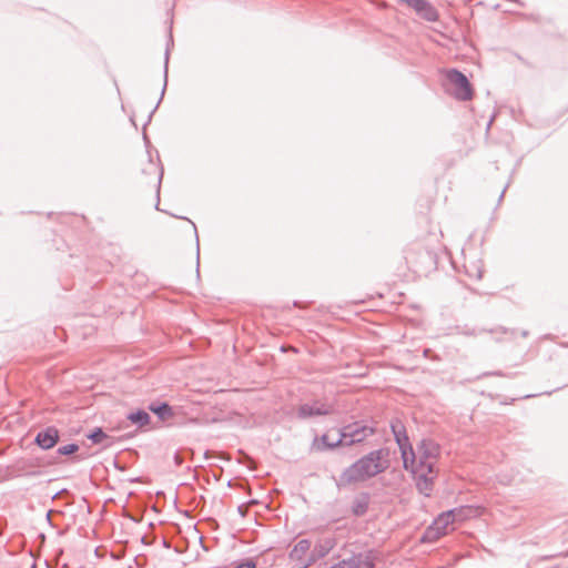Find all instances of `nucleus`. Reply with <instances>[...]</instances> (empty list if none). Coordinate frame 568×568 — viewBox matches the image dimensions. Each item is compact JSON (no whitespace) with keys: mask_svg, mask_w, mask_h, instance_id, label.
<instances>
[{"mask_svg":"<svg viewBox=\"0 0 568 568\" xmlns=\"http://www.w3.org/2000/svg\"><path fill=\"white\" fill-rule=\"evenodd\" d=\"M338 433L342 438L343 446L351 447L363 443L366 438L374 435L376 433V428L364 420H355L343 425L338 429Z\"/></svg>","mask_w":568,"mask_h":568,"instance_id":"nucleus-2","label":"nucleus"},{"mask_svg":"<svg viewBox=\"0 0 568 568\" xmlns=\"http://www.w3.org/2000/svg\"><path fill=\"white\" fill-rule=\"evenodd\" d=\"M399 2L402 3H405L407 6H409V3L413 1V0H398Z\"/></svg>","mask_w":568,"mask_h":568,"instance_id":"nucleus-31","label":"nucleus"},{"mask_svg":"<svg viewBox=\"0 0 568 568\" xmlns=\"http://www.w3.org/2000/svg\"><path fill=\"white\" fill-rule=\"evenodd\" d=\"M149 409L154 413L160 420L163 422L168 420L174 415L172 407L166 402L152 403L150 404Z\"/></svg>","mask_w":568,"mask_h":568,"instance_id":"nucleus-16","label":"nucleus"},{"mask_svg":"<svg viewBox=\"0 0 568 568\" xmlns=\"http://www.w3.org/2000/svg\"><path fill=\"white\" fill-rule=\"evenodd\" d=\"M187 222H189L190 224H192V225H193V227L195 226V224L193 223V221H192L191 219H187Z\"/></svg>","mask_w":568,"mask_h":568,"instance_id":"nucleus-36","label":"nucleus"},{"mask_svg":"<svg viewBox=\"0 0 568 568\" xmlns=\"http://www.w3.org/2000/svg\"><path fill=\"white\" fill-rule=\"evenodd\" d=\"M59 430L53 426H49L37 434L34 443L41 449L48 450L55 446V444L59 442Z\"/></svg>","mask_w":568,"mask_h":568,"instance_id":"nucleus-10","label":"nucleus"},{"mask_svg":"<svg viewBox=\"0 0 568 568\" xmlns=\"http://www.w3.org/2000/svg\"><path fill=\"white\" fill-rule=\"evenodd\" d=\"M126 419L129 422H131L133 425H136L138 428H143L150 424L151 416L144 409H136V410L130 412L126 415Z\"/></svg>","mask_w":568,"mask_h":568,"instance_id":"nucleus-15","label":"nucleus"},{"mask_svg":"<svg viewBox=\"0 0 568 568\" xmlns=\"http://www.w3.org/2000/svg\"><path fill=\"white\" fill-rule=\"evenodd\" d=\"M162 176H163V171H161L160 176H159V181H158V194L160 193V186H161Z\"/></svg>","mask_w":568,"mask_h":568,"instance_id":"nucleus-29","label":"nucleus"},{"mask_svg":"<svg viewBox=\"0 0 568 568\" xmlns=\"http://www.w3.org/2000/svg\"><path fill=\"white\" fill-rule=\"evenodd\" d=\"M311 548V541L308 539L298 540L293 549L290 552V558L294 561H298V568H301L303 560H307L305 558L306 552Z\"/></svg>","mask_w":568,"mask_h":568,"instance_id":"nucleus-13","label":"nucleus"},{"mask_svg":"<svg viewBox=\"0 0 568 568\" xmlns=\"http://www.w3.org/2000/svg\"><path fill=\"white\" fill-rule=\"evenodd\" d=\"M447 81L454 87L453 95L460 101L473 98V88L468 78L457 69H450L446 74Z\"/></svg>","mask_w":568,"mask_h":568,"instance_id":"nucleus-4","label":"nucleus"},{"mask_svg":"<svg viewBox=\"0 0 568 568\" xmlns=\"http://www.w3.org/2000/svg\"><path fill=\"white\" fill-rule=\"evenodd\" d=\"M520 335H521L523 337H527V336L529 335V332H528V331H526V329H524V331H521V332H520Z\"/></svg>","mask_w":568,"mask_h":568,"instance_id":"nucleus-30","label":"nucleus"},{"mask_svg":"<svg viewBox=\"0 0 568 568\" xmlns=\"http://www.w3.org/2000/svg\"><path fill=\"white\" fill-rule=\"evenodd\" d=\"M409 471L413 475L418 493L424 495L425 497H430L434 489L436 475H427L416 470Z\"/></svg>","mask_w":568,"mask_h":568,"instance_id":"nucleus-11","label":"nucleus"},{"mask_svg":"<svg viewBox=\"0 0 568 568\" xmlns=\"http://www.w3.org/2000/svg\"><path fill=\"white\" fill-rule=\"evenodd\" d=\"M452 510L455 511V514H454L455 521H463V520L471 517L475 513V510L470 506H460L457 508H453Z\"/></svg>","mask_w":568,"mask_h":568,"instance_id":"nucleus-21","label":"nucleus"},{"mask_svg":"<svg viewBox=\"0 0 568 568\" xmlns=\"http://www.w3.org/2000/svg\"><path fill=\"white\" fill-rule=\"evenodd\" d=\"M407 470H416L427 475H438L434 460H417L416 454L414 455V464L412 467H408Z\"/></svg>","mask_w":568,"mask_h":568,"instance_id":"nucleus-17","label":"nucleus"},{"mask_svg":"<svg viewBox=\"0 0 568 568\" xmlns=\"http://www.w3.org/2000/svg\"><path fill=\"white\" fill-rule=\"evenodd\" d=\"M444 535H446V531L443 530L437 525L434 526V523H432V525H429L423 532V535L420 537V541L425 542V544H432V542H435L436 540H438Z\"/></svg>","mask_w":568,"mask_h":568,"instance_id":"nucleus-18","label":"nucleus"},{"mask_svg":"<svg viewBox=\"0 0 568 568\" xmlns=\"http://www.w3.org/2000/svg\"><path fill=\"white\" fill-rule=\"evenodd\" d=\"M342 446L343 444L341 436L338 435L337 438L333 439L328 433H325L321 436H315L311 444L312 450L317 453L331 452Z\"/></svg>","mask_w":568,"mask_h":568,"instance_id":"nucleus-8","label":"nucleus"},{"mask_svg":"<svg viewBox=\"0 0 568 568\" xmlns=\"http://www.w3.org/2000/svg\"><path fill=\"white\" fill-rule=\"evenodd\" d=\"M371 496L368 493H361L352 503V513L356 517L364 516L369 507Z\"/></svg>","mask_w":568,"mask_h":568,"instance_id":"nucleus-14","label":"nucleus"},{"mask_svg":"<svg viewBox=\"0 0 568 568\" xmlns=\"http://www.w3.org/2000/svg\"><path fill=\"white\" fill-rule=\"evenodd\" d=\"M169 57H170V50L169 48L166 49L165 51V54H164V83H163V88H162V91H161V95L155 104V106L152 109V111L149 113L148 118H146V121L144 123V128L150 124V122L152 121V116L154 114V112L156 111V109L159 108L162 99H163V95L165 93V89H166V85H168V68H169Z\"/></svg>","mask_w":568,"mask_h":568,"instance_id":"nucleus-19","label":"nucleus"},{"mask_svg":"<svg viewBox=\"0 0 568 568\" xmlns=\"http://www.w3.org/2000/svg\"><path fill=\"white\" fill-rule=\"evenodd\" d=\"M408 7L413 8L426 21L435 22L438 20V12L428 0H413Z\"/></svg>","mask_w":568,"mask_h":568,"instance_id":"nucleus-12","label":"nucleus"},{"mask_svg":"<svg viewBox=\"0 0 568 568\" xmlns=\"http://www.w3.org/2000/svg\"><path fill=\"white\" fill-rule=\"evenodd\" d=\"M389 452L387 448L374 449L346 467L335 479L337 488L367 481L384 473L389 467Z\"/></svg>","mask_w":568,"mask_h":568,"instance_id":"nucleus-1","label":"nucleus"},{"mask_svg":"<svg viewBox=\"0 0 568 568\" xmlns=\"http://www.w3.org/2000/svg\"><path fill=\"white\" fill-rule=\"evenodd\" d=\"M505 191H506V187L503 190V192L500 193L499 195V199H498V202H500L504 197V194H505Z\"/></svg>","mask_w":568,"mask_h":568,"instance_id":"nucleus-32","label":"nucleus"},{"mask_svg":"<svg viewBox=\"0 0 568 568\" xmlns=\"http://www.w3.org/2000/svg\"><path fill=\"white\" fill-rule=\"evenodd\" d=\"M329 568H346V567L343 565V560H341L337 564L331 566Z\"/></svg>","mask_w":568,"mask_h":568,"instance_id":"nucleus-28","label":"nucleus"},{"mask_svg":"<svg viewBox=\"0 0 568 568\" xmlns=\"http://www.w3.org/2000/svg\"><path fill=\"white\" fill-rule=\"evenodd\" d=\"M487 375H498V376H501L503 374L500 372H494V373H488Z\"/></svg>","mask_w":568,"mask_h":568,"instance_id":"nucleus-33","label":"nucleus"},{"mask_svg":"<svg viewBox=\"0 0 568 568\" xmlns=\"http://www.w3.org/2000/svg\"><path fill=\"white\" fill-rule=\"evenodd\" d=\"M337 540L334 536L318 539L307 560H303L301 568H307L317 560L325 558L335 548Z\"/></svg>","mask_w":568,"mask_h":568,"instance_id":"nucleus-5","label":"nucleus"},{"mask_svg":"<svg viewBox=\"0 0 568 568\" xmlns=\"http://www.w3.org/2000/svg\"><path fill=\"white\" fill-rule=\"evenodd\" d=\"M429 352H430L429 349H425V351H424V355H425V356H428V353H429Z\"/></svg>","mask_w":568,"mask_h":568,"instance_id":"nucleus-37","label":"nucleus"},{"mask_svg":"<svg viewBox=\"0 0 568 568\" xmlns=\"http://www.w3.org/2000/svg\"><path fill=\"white\" fill-rule=\"evenodd\" d=\"M79 450V446L75 443H70L58 448L60 455H71Z\"/></svg>","mask_w":568,"mask_h":568,"instance_id":"nucleus-23","label":"nucleus"},{"mask_svg":"<svg viewBox=\"0 0 568 568\" xmlns=\"http://www.w3.org/2000/svg\"><path fill=\"white\" fill-rule=\"evenodd\" d=\"M187 222H189L190 224H192V225H193V227L195 226V224L193 223V221H192L191 219H187Z\"/></svg>","mask_w":568,"mask_h":568,"instance_id":"nucleus-35","label":"nucleus"},{"mask_svg":"<svg viewBox=\"0 0 568 568\" xmlns=\"http://www.w3.org/2000/svg\"><path fill=\"white\" fill-rule=\"evenodd\" d=\"M173 459H174L175 466H178V467L183 464V457L179 453L174 454Z\"/></svg>","mask_w":568,"mask_h":568,"instance_id":"nucleus-27","label":"nucleus"},{"mask_svg":"<svg viewBox=\"0 0 568 568\" xmlns=\"http://www.w3.org/2000/svg\"><path fill=\"white\" fill-rule=\"evenodd\" d=\"M256 565H257L256 560L250 558V559L236 562L235 568H256Z\"/></svg>","mask_w":568,"mask_h":568,"instance_id":"nucleus-25","label":"nucleus"},{"mask_svg":"<svg viewBox=\"0 0 568 568\" xmlns=\"http://www.w3.org/2000/svg\"><path fill=\"white\" fill-rule=\"evenodd\" d=\"M390 429L394 435L395 442L398 445L403 459V466L405 469H408V467H412V465L414 464L415 452L413 449L412 444L409 443L406 428L400 420H396L390 424Z\"/></svg>","mask_w":568,"mask_h":568,"instance_id":"nucleus-3","label":"nucleus"},{"mask_svg":"<svg viewBox=\"0 0 568 568\" xmlns=\"http://www.w3.org/2000/svg\"><path fill=\"white\" fill-rule=\"evenodd\" d=\"M454 514H455L454 510H447V511L439 514L437 516V518H435V520L433 521L434 526L437 525L438 527H440L443 530H445L447 532V527L455 521Z\"/></svg>","mask_w":568,"mask_h":568,"instance_id":"nucleus-20","label":"nucleus"},{"mask_svg":"<svg viewBox=\"0 0 568 568\" xmlns=\"http://www.w3.org/2000/svg\"><path fill=\"white\" fill-rule=\"evenodd\" d=\"M87 437L93 443V444H101L104 439H108V434L101 428L95 427L93 430H91Z\"/></svg>","mask_w":568,"mask_h":568,"instance_id":"nucleus-22","label":"nucleus"},{"mask_svg":"<svg viewBox=\"0 0 568 568\" xmlns=\"http://www.w3.org/2000/svg\"><path fill=\"white\" fill-rule=\"evenodd\" d=\"M376 552L373 549L363 552L353 554L349 558L343 559L346 568H374Z\"/></svg>","mask_w":568,"mask_h":568,"instance_id":"nucleus-7","label":"nucleus"},{"mask_svg":"<svg viewBox=\"0 0 568 568\" xmlns=\"http://www.w3.org/2000/svg\"><path fill=\"white\" fill-rule=\"evenodd\" d=\"M194 233H195V239H196V261H197V264H199L200 263V242H199V235H197L196 226H194ZM196 271L199 272V266L196 267Z\"/></svg>","mask_w":568,"mask_h":568,"instance_id":"nucleus-26","label":"nucleus"},{"mask_svg":"<svg viewBox=\"0 0 568 568\" xmlns=\"http://www.w3.org/2000/svg\"><path fill=\"white\" fill-rule=\"evenodd\" d=\"M333 405L315 400L313 403L302 404L297 409V417L301 419H305L314 416L331 415L333 414Z\"/></svg>","mask_w":568,"mask_h":568,"instance_id":"nucleus-6","label":"nucleus"},{"mask_svg":"<svg viewBox=\"0 0 568 568\" xmlns=\"http://www.w3.org/2000/svg\"><path fill=\"white\" fill-rule=\"evenodd\" d=\"M484 332H488L490 334H510L513 337L515 336L516 334V331L515 329H510V328H507L505 326H497L495 328H490V329H483Z\"/></svg>","mask_w":568,"mask_h":568,"instance_id":"nucleus-24","label":"nucleus"},{"mask_svg":"<svg viewBox=\"0 0 568 568\" xmlns=\"http://www.w3.org/2000/svg\"><path fill=\"white\" fill-rule=\"evenodd\" d=\"M439 445L429 438H424L417 445V460H435L439 456Z\"/></svg>","mask_w":568,"mask_h":568,"instance_id":"nucleus-9","label":"nucleus"},{"mask_svg":"<svg viewBox=\"0 0 568 568\" xmlns=\"http://www.w3.org/2000/svg\"><path fill=\"white\" fill-rule=\"evenodd\" d=\"M187 222H189L190 224H192V225H193V227L195 226V224L193 223V221H192L191 219H187Z\"/></svg>","mask_w":568,"mask_h":568,"instance_id":"nucleus-34","label":"nucleus"}]
</instances>
